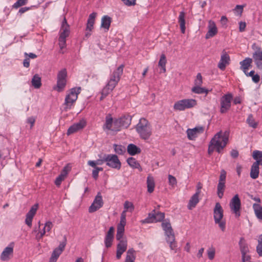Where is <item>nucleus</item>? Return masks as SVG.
Instances as JSON below:
<instances>
[{
  "mask_svg": "<svg viewBox=\"0 0 262 262\" xmlns=\"http://www.w3.org/2000/svg\"><path fill=\"white\" fill-rule=\"evenodd\" d=\"M229 134L227 131L217 133L210 142L208 150L209 154H211L214 150L220 153L227 143Z\"/></svg>",
  "mask_w": 262,
  "mask_h": 262,
  "instance_id": "obj_1",
  "label": "nucleus"
},
{
  "mask_svg": "<svg viewBox=\"0 0 262 262\" xmlns=\"http://www.w3.org/2000/svg\"><path fill=\"white\" fill-rule=\"evenodd\" d=\"M124 66L120 65L110 76V79L106 86L102 89L100 100L108 95L118 84L123 73Z\"/></svg>",
  "mask_w": 262,
  "mask_h": 262,
  "instance_id": "obj_2",
  "label": "nucleus"
},
{
  "mask_svg": "<svg viewBox=\"0 0 262 262\" xmlns=\"http://www.w3.org/2000/svg\"><path fill=\"white\" fill-rule=\"evenodd\" d=\"M161 225L165 232L166 242L169 244L170 249L176 253L178 249V245L169 220L168 219L163 220Z\"/></svg>",
  "mask_w": 262,
  "mask_h": 262,
  "instance_id": "obj_3",
  "label": "nucleus"
},
{
  "mask_svg": "<svg viewBox=\"0 0 262 262\" xmlns=\"http://www.w3.org/2000/svg\"><path fill=\"white\" fill-rule=\"evenodd\" d=\"M136 130L140 137L144 140L149 139L151 135V128L149 122L145 118H141L136 125Z\"/></svg>",
  "mask_w": 262,
  "mask_h": 262,
  "instance_id": "obj_4",
  "label": "nucleus"
},
{
  "mask_svg": "<svg viewBox=\"0 0 262 262\" xmlns=\"http://www.w3.org/2000/svg\"><path fill=\"white\" fill-rule=\"evenodd\" d=\"M223 209L220 203H216L213 209V218L215 223L219 225L223 232L225 231L226 229V222L223 220Z\"/></svg>",
  "mask_w": 262,
  "mask_h": 262,
  "instance_id": "obj_5",
  "label": "nucleus"
},
{
  "mask_svg": "<svg viewBox=\"0 0 262 262\" xmlns=\"http://www.w3.org/2000/svg\"><path fill=\"white\" fill-rule=\"evenodd\" d=\"M81 88H74L71 89L70 93L68 94L64 100V110L68 111L72 108L78 98V95L80 93Z\"/></svg>",
  "mask_w": 262,
  "mask_h": 262,
  "instance_id": "obj_6",
  "label": "nucleus"
},
{
  "mask_svg": "<svg viewBox=\"0 0 262 262\" xmlns=\"http://www.w3.org/2000/svg\"><path fill=\"white\" fill-rule=\"evenodd\" d=\"M70 34V26L68 24L65 17L62 22L60 30V36L59 37V46L62 50L66 46V38Z\"/></svg>",
  "mask_w": 262,
  "mask_h": 262,
  "instance_id": "obj_7",
  "label": "nucleus"
},
{
  "mask_svg": "<svg viewBox=\"0 0 262 262\" xmlns=\"http://www.w3.org/2000/svg\"><path fill=\"white\" fill-rule=\"evenodd\" d=\"M197 105L196 100L193 99H185L177 101L173 108L176 111H182L186 109L191 108Z\"/></svg>",
  "mask_w": 262,
  "mask_h": 262,
  "instance_id": "obj_8",
  "label": "nucleus"
},
{
  "mask_svg": "<svg viewBox=\"0 0 262 262\" xmlns=\"http://www.w3.org/2000/svg\"><path fill=\"white\" fill-rule=\"evenodd\" d=\"M104 160L106 165L112 168L119 170L121 167V163L117 155L114 154H105Z\"/></svg>",
  "mask_w": 262,
  "mask_h": 262,
  "instance_id": "obj_9",
  "label": "nucleus"
},
{
  "mask_svg": "<svg viewBox=\"0 0 262 262\" xmlns=\"http://www.w3.org/2000/svg\"><path fill=\"white\" fill-rule=\"evenodd\" d=\"M165 214L163 212L153 210L151 212L149 213L147 217L141 222L142 224L152 223L161 222L163 220Z\"/></svg>",
  "mask_w": 262,
  "mask_h": 262,
  "instance_id": "obj_10",
  "label": "nucleus"
},
{
  "mask_svg": "<svg viewBox=\"0 0 262 262\" xmlns=\"http://www.w3.org/2000/svg\"><path fill=\"white\" fill-rule=\"evenodd\" d=\"M233 95L228 93L223 95L220 99V112L222 114L227 113L230 108Z\"/></svg>",
  "mask_w": 262,
  "mask_h": 262,
  "instance_id": "obj_11",
  "label": "nucleus"
},
{
  "mask_svg": "<svg viewBox=\"0 0 262 262\" xmlns=\"http://www.w3.org/2000/svg\"><path fill=\"white\" fill-rule=\"evenodd\" d=\"M116 120H114L110 114L106 115L105 117V122L103 125V130L108 134L109 132H117L119 131V126H115Z\"/></svg>",
  "mask_w": 262,
  "mask_h": 262,
  "instance_id": "obj_12",
  "label": "nucleus"
},
{
  "mask_svg": "<svg viewBox=\"0 0 262 262\" xmlns=\"http://www.w3.org/2000/svg\"><path fill=\"white\" fill-rule=\"evenodd\" d=\"M252 49L254 50L253 53V58L256 64L257 68L259 69H262V49L257 45L256 43H254L252 45Z\"/></svg>",
  "mask_w": 262,
  "mask_h": 262,
  "instance_id": "obj_13",
  "label": "nucleus"
},
{
  "mask_svg": "<svg viewBox=\"0 0 262 262\" xmlns=\"http://www.w3.org/2000/svg\"><path fill=\"white\" fill-rule=\"evenodd\" d=\"M229 206L231 210L235 214V217H238L241 215V202L238 194H235L232 198Z\"/></svg>",
  "mask_w": 262,
  "mask_h": 262,
  "instance_id": "obj_14",
  "label": "nucleus"
},
{
  "mask_svg": "<svg viewBox=\"0 0 262 262\" xmlns=\"http://www.w3.org/2000/svg\"><path fill=\"white\" fill-rule=\"evenodd\" d=\"M226 179V172L224 169L221 171L219 183L217 186V194L219 198L222 199L224 195L225 189V182Z\"/></svg>",
  "mask_w": 262,
  "mask_h": 262,
  "instance_id": "obj_15",
  "label": "nucleus"
},
{
  "mask_svg": "<svg viewBox=\"0 0 262 262\" xmlns=\"http://www.w3.org/2000/svg\"><path fill=\"white\" fill-rule=\"evenodd\" d=\"M67 244V238L66 236L63 237V241L61 242L58 247L55 248L53 251L50 259V262H56L59 255L64 250Z\"/></svg>",
  "mask_w": 262,
  "mask_h": 262,
  "instance_id": "obj_16",
  "label": "nucleus"
},
{
  "mask_svg": "<svg viewBox=\"0 0 262 262\" xmlns=\"http://www.w3.org/2000/svg\"><path fill=\"white\" fill-rule=\"evenodd\" d=\"M132 117L128 115H124L118 119H116L115 126H119V131L121 128H126L131 123Z\"/></svg>",
  "mask_w": 262,
  "mask_h": 262,
  "instance_id": "obj_17",
  "label": "nucleus"
},
{
  "mask_svg": "<svg viewBox=\"0 0 262 262\" xmlns=\"http://www.w3.org/2000/svg\"><path fill=\"white\" fill-rule=\"evenodd\" d=\"M103 205V202L102 200V196L101 195V193L98 192L96 196L93 203L89 208V212L92 213L95 212L101 207H102Z\"/></svg>",
  "mask_w": 262,
  "mask_h": 262,
  "instance_id": "obj_18",
  "label": "nucleus"
},
{
  "mask_svg": "<svg viewBox=\"0 0 262 262\" xmlns=\"http://www.w3.org/2000/svg\"><path fill=\"white\" fill-rule=\"evenodd\" d=\"M86 125V122L84 120L82 119L78 122L75 123L71 125L67 131V135H70L71 134L76 133L77 132L82 129Z\"/></svg>",
  "mask_w": 262,
  "mask_h": 262,
  "instance_id": "obj_19",
  "label": "nucleus"
},
{
  "mask_svg": "<svg viewBox=\"0 0 262 262\" xmlns=\"http://www.w3.org/2000/svg\"><path fill=\"white\" fill-rule=\"evenodd\" d=\"M13 247L14 243H11L4 249L1 255V259L2 261H8L10 259V256L13 255Z\"/></svg>",
  "mask_w": 262,
  "mask_h": 262,
  "instance_id": "obj_20",
  "label": "nucleus"
},
{
  "mask_svg": "<svg viewBox=\"0 0 262 262\" xmlns=\"http://www.w3.org/2000/svg\"><path fill=\"white\" fill-rule=\"evenodd\" d=\"M230 61V56L224 51L221 55V59L217 64V67L222 71H224L225 70L227 66L229 64Z\"/></svg>",
  "mask_w": 262,
  "mask_h": 262,
  "instance_id": "obj_21",
  "label": "nucleus"
},
{
  "mask_svg": "<svg viewBox=\"0 0 262 262\" xmlns=\"http://www.w3.org/2000/svg\"><path fill=\"white\" fill-rule=\"evenodd\" d=\"M38 207V204H35V205L32 206L30 210L26 214L25 223L29 227H31L32 226V220L34 216L36 214Z\"/></svg>",
  "mask_w": 262,
  "mask_h": 262,
  "instance_id": "obj_22",
  "label": "nucleus"
},
{
  "mask_svg": "<svg viewBox=\"0 0 262 262\" xmlns=\"http://www.w3.org/2000/svg\"><path fill=\"white\" fill-rule=\"evenodd\" d=\"M127 242L126 239L121 240L117 246L116 258L120 259L122 254L126 250Z\"/></svg>",
  "mask_w": 262,
  "mask_h": 262,
  "instance_id": "obj_23",
  "label": "nucleus"
},
{
  "mask_svg": "<svg viewBox=\"0 0 262 262\" xmlns=\"http://www.w3.org/2000/svg\"><path fill=\"white\" fill-rule=\"evenodd\" d=\"M204 127L202 126L195 127L192 129H188L186 131L187 137L189 140H193L196 138L197 135L203 133Z\"/></svg>",
  "mask_w": 262,
  "mask_h": 262,
  "instance_id": "obj_24",
  "label": "nucleus"
},
{
  "mask_svg": "<svg viewBox=\"0 0 262 262\" xmlns=\"http://www.w3.org/2000/svg\"><path fill=\"white\" fill-rule=\"evenodd\" d=\"M208 31L207 32L205 38L209 39L215 36L217 33V29L215 23L210 20L208 22Z\"/></svg>",
  "mask_w": 262,
  "mask_h": 262,
  "instance_id": "obj_25",
  "label": "nucleus"
},
{
  "mask_svg": "<svg viewBox=\"0 0 262 262\" xmlns=\"http://www.w3.org/2000/svg\"><path fill=\"white\" fill-rule=\"evenodd\" d=\"M114 228L113 227H111L105 235L104 243L105 247L107 248L112 246L114 239Z\"/></svg>",
  "mask_w": 262,
  "mask_h": 262,
  "instance_id": "obj_26",
  "label": "nucleus"
},
{
  "mask_svg": "<svg viewBox=\"0 0 262 262\" xmlns=\"http://www.w3.org/2000/svg\"><path fill=\"white\" fill-rule=\"evenodd\" d=\"M114 228L113 227H111L105 235L104 243L105 247L107 248L112 246L114 239Z\"/></svg>",
  "mask_w": 262,
  "mask_h": 262,
  "instance_id": "obj_27",
  "label": "nucleus"
},
{
  "mask_svg": "<svg viewBox=\"0 0 262 262\" xmlns=\"http://www.w3.org/2000/svg\"><path fill=\"white\" fill-rule=\"evenodd\" d=\"M259 162H254L251 167L250 176V177L253 179H257L259 176V165L260 164H258Z\"/></svg>",
  "mask_w": 262,
  "mask_h": 262,
  "instance_id": "obj_28",
  "label": "nucleus"
},
{
  "mask_svg": "<svg viewBox=\"0 0 262 262\" xmlns=\"http://www.w3.org/2000/svg\"><path fill=\"white\" fill-rule=\"evenodd\" d=\"M252 59L249 57L246 58L244 60L239 62L241 65L240 68L244 73H246V71L252 66Z\"/></svg>",
  "mask_w": 262,
  "mask_h": 262,
  "instance_id": "obj_29",
  "label": "nucleus"
},
{
  "mask_svg": "<svg viewBox=\"0 0 262 262\" xmlns=\"http://www.w3.org/2000/svg\"><path fill=\"white\" fill-rule=\"evenodd\" d=\"M199 192H196L190 198L189 204L188 205V208L189 209H192L193 208H194L196 204L199 202Z\"/></svg>",
  "mask_w": 262,
  "mask_h": 262,
  "instance_id": "obj_30",
  "label": "nucleus"
},
{
  "mask_svg": "<svg viewBox=\"0 0 262 262\" xmlns=\"http://www.w3.org/2000/svg\"><path fill=\"white\" fill-rule=\"evenodd\" d=\"M185 13L184 11L180 12V14L178 17V22L180 24L181 32L185 33Z\"/></svg>",
  "mask_w": 262,
  "mask_h": 262,
  "instance_id": "obj_31",
  "label": "nucleus"
},
{
  "mask_svg": "<svg viewBox=\"0 0 262 262\" xmlns=\"http://www.w3.org/2000/svg\"><path fill=\"white\" fill-rule=\"evenodd\" d=\"M112 20L111 18L107 16L104 15L102 17L101 27L105 29L106 31L108 30Z\"/></svg>",
  "mask_w": 262,
  "mask_h": 262,
  "instance_id": "obj_32",
  "label": "nucleus"
},
{
  "mask_svg": "<svg viewBox=\"0 0 262 262\" xmlns=\"http://www.w3.org/2000/svg\"><path fill=\"white\" fill-rule=\"evenodd\" d=\"M96 15L97 13L96 12H93L89 15L87 22L86 30L91 31L93 29Z\"/></svg>",
  "mask_w": 262,
  "mask_h": 262,
  "instance_id": "obj_33",
  "label": "nucleus"
},
{
  "mask_svg": "<svg viewBox=\"0 0 262 262\" xmlns=\"http://www.w3.org/2000/svg\"><path fill=\"white\" fill-rule=\"evenodd\" d=\"M127 162L128 164L133 168H137L139 170V171H142V168L140 165V164L137 162V161L133 157H130L127 159Z\"/></svg>",
  "mask_w": 262,
  "mask_h": 262,
  "instance_id": "obj_34",
  "label": "nucleus"
},
{
  "mask_svg": "<svg viewBox=\"0 0 262 262\" xmlns=\"http://www.w3.org/2000/svg\"><path fill=\"white\" fill-rule=\"evenodd\" d=\"M253 208L257 218L262 220V206L259 204L254 203L253 205Z\"/></svg>",
  "mask_w": 262,
  "mask_h": 262,
  "instance_id": "obj_35",
  "label": "nucleus"
},
{
  "mask_svg": "<svg viewBox=\"0 0 262 262\" xmlns=\"http://www.w3.org/2000/svg\"><path fill=\"white\" fill-rule=\"evenodd\" d=\"M135 253V251L133 248L129 249L127 251L125 262H135L136 259Z\"/></svg>",
  "mask_w": 262,
  "mask_h": 262,
  "instance_id": "obj_36",
  "label": "nucleus"
},
{
  "mask_svg": "<svg viewBox=\"0 0 262 262\" xmlns=\"http://www.w3.org/2000/svg\"><path fill=\"white\" fill-rule=\"evenodd\" d=\"M127 151L132 156L139 154L141 152L140 148L133 144H130L127 146Z\"/></svg>",
  "mask_w": 262,
  "mask_h": 262,
  "instance_id": "obj_37",
  "label": "nucleus"
},
{
  "mask_svg": "<svg viewBox=\"0 0 262 262\" xmlns=\"http://www.w3.org/2000/svg\"><path fill=\"white\" fill-rule=\"evenodd\" d=\"M147 191L149 193H152L155 187V181L153 177L148 176L147 178Z\"/></svg>",
  "mask_w": 262,
  "mask_h": 262,
  "instance_id": "obj_38",
  "label": "nucleus"
},
{
  "mask_svg": "<svg viewBox=\"0 0 262 262\" xmlns=\"http://www.w3.org/2000/svg\"><path fill=\"white\" fill-rule=\"evenodd\" d=\"M31 83L35 89H38L41 86V78L37 74H35L32 79Z\"/></svg>",
  "mask_w": 262,
  "mask_h": 262,
  "instance_id": "obj_39",
  "label": "nucleus"
},
{
  "mask_svg": "<svg viewBox=\"0 0 262 262\" xmlns=\"http://www.w3.org/2000/svg\"><path fill=\"white\" fill-rule=\"evenodd\" d=\"M253 158L256 160L255 162H259L258 164L262 165V151L255 150H254L252 154Z\"/></svg>",
  "mask_w": 262,
  "mask_h": 262,
  "instance_id": "obj_40",
  "label": "nucleus"
},
{
  "mask_svg": "<svg viewBox=\"0 0 262 262\" xmlns=\"http://www.w3.org/2000/svg\"><path fill=\"white\" fill-rule=\"evenodd\" d=\"M191 91L195 94H202L205 93L206 94H207L209 92V90L206 89L205 88H202L201 86H193L192 89Z\"/></svg>",
  "mask_w": 262,
  "mask_h": 262,
  "instance_id": "obj_41",
  "label": "nucleus"
},
{
  "mask_svg": "<svg viewBox=\"0 0 262 262\" xmlns=\"http://www.w3.org/2000/svg\"><path fill=\"white\" fill-rule=\"evenodd\" d=\"M239 245L242 254L247 253L249 252L248 245L245 243L244 238H241L239 242Z\"/></svg>",
  "mask_w": 262,
  "mask_h": 262,
  "instance_id": "obj_42",
  "label": "nucleus"
},
{
  "mask_svg": "<svg viewBox=\"0 0 262 262\" xmlns=\"http://www.w3.org/2000/svg\"><path fill=\"white\" fill-rule=\"evenodd\" d=\"M166 56L164 54H162L161 55L160 59L158 63V66L161 68L162 72L163 73H165L166 72Z\"/></svg>",
  "mask_w": 262,
  "mask_h": 262,
  "instance_id": "obj_43",
  "label": "nucleus"
},
{
  "mask_svg": "<svg viewBox=\"0 0 262 262\" xmlns=\"http://www.w3.org/2000/svg\"><path fill=\"white\" fill-rule=\"evenodd\" d=\"M114 147L115 151L119 155H123L125 152V148L122 145L114 144Z\"/></svg>",
  "mask_w": 262,
  "mask_h": 262,
  "instance_id": "obj_44",
  "label": "nucleus"
},
{
  "mask_svg": "<svg viewBox=\"0 0 262 262\" xmlns=\"http://www.w3.org/2000/svg\"><path fill=\"white\" fill-rule=\"evenodd\" d=\"M66 80H60L57 79V90L58 92L62 91L66 85Z\"/></svg>",
  "mask_w": 262,
  "mask_h": 262,
  "instance_id": "obj_45",
  "label": "nucleus"
},
{
  "mask_svg": "<svg viewBox=\"0 0 262 262\" xmlns=\"http://www.w3.org/2000/svg\"><path fill=\"white\" fill-rule=\"evenodd\" d=\"M208 258L212 260L214 258L215 253V249L213 246L209 247L207 251Z\"/></svg>",
  "mask_w": 262,
  "mask_h": 262,
  "instance_id": "obj_46",
  "label": "nucleus"
},
{
  "mask_svg": "<svg viewBox=\"0 0 262 262\" xmlns=\"http://www.w3.org/2000/svg\"><path fill=\"white\" fill-rule=\"evenodd\" d=\"M67 76V72L66 69H63L59 71L57 74V79L60 80H66Z\"/></svg>",
  "mask_w": 262,
  "mask_h": 262,
  "instance_id": "obj_47",
  "label": "nucleus"
},
{
  "mask_svg": "<svg viewBox=\"0 0 262 262\" xmlns=\"http://www.w3.org/2000/svg\"><path fill=\"white\" fill-rule=\"evenodd\" d=\"M124 209L127 211L132 212L134 210V206L132 202L126 201L124 204Z\"/></svg>",
  "mask_w": 262,
  "mask_h": 262,
  "instance_id": "obj_48",
  "label": "nucleus"
},
{
  "mask_svg": "<svg viewBox=\"0 0 262 262\" xmlns=\"http://www.w3.org/2000/svg\"><path fill=\"white\" fill-rule=\"evenodd\" d=\"M256 251L259 256H262V234L259 236V239L256 247Z\"/></svg>",
  "mask_w": 262,
  "mask_h": 262,
  "instance_id": "obj_49",
  "label": "nucleus"
},
{
  "mask_svg": "<svg viewBox=\"0 0 262 262\" xmlns=\"http://www.w3.org/2000/svg\"><path fill=\"white\" fill-rule=\"evenodd\" d=\"M247 122L250 126L254 128H256L257 124L256 122H255L251 115L249 116L248 118L247 119Z\"/></svg>",
  "mask_w": 262,
  "mask_h": 262,
  "instance_id": "obj_50",
  "label": "nucleus"
},
{
  "mask_svg": "<svg viewBox=\"0 0 262 262\" xmlns=\"http://www.w3.org/2000/svg\"><path fill=\"white\" fill-rule=\"evenodd\" d=\"M28 2V0H18L15 3L13 4L12 7L15 9H17L19 7L25 5Z\"/></svg>",
  "mask_w": 262,
  "mask_h": 262,
  "instance_id": "obj_51",
  "label": "nucleus"
},
{
  "mask_svg": "<svg viewBox=\"0 0 262 262\" xmlns=\"http://www.w3.org/2000/svg\"><path fill=\"white\" fill-rule=\"evenodd\" d=\"M203 83L202 76L201 73H198L196 75V79L194 80V86H201Z\"/></svg>",
  "mask_w": 262,
  "mask_h": 262,
  "instance_id": "obj_52",
  "label": "nucleus"
},
{
  "mask_svg": "<svg viewBox=\"0 0 262 262\" xmlns=\"http://www.w3.org/2000/svg\"><path fill=\"white\" fill-rule=\"evenodd\" d=\"M168 182L170 185L174 187L177 184L176 178L172 175H168Z\"/></svg>",
  "mask_w": 262,
  "mask_h": 262,
  "instance_id": "obj_53",
  "label": "nucleus"
},
{
  "mask_svg": "<svg viewBox=\"0 0 262 262\" xmlns=\"http://www.w3.org/2000/svg\"><path fill=\"white\" fill-rule=\"evenodd\" d=\"M36 120V118L33 116L28 117L27 119V123L30 124V128H32L34 126Z\"/></svg>",
  "mask_w": 262,
  "mask_h": 262,
  "instance_id": "obj_54",
  "label": "nucleus"
},
{
  "mask_svg": "<svg viewBox=\"0 0 262 262\" xmlns=\"http://www.w3.org/2000/svg\"><path fill=\"white\" fill-rule=\"evenodd\" d=\"M243 6L236 5L234 11L237 13L238 15H241L243 11Z\"/></svg>",
  "mask_w": 262,
  "mask_h": 262,
  "instance_id": "obj_55",
  "label": "nucleus"
},
{
  "mask_svg": "<svg viewBox=\"0 0 262 262\" xmlns=\"http://www.w3.org/2000/svg\"><path fill=\"white\" fill-rule=\"evenodd\" d=\"M53 225L52 223L50 221H48L46 222L45 224V225L44 226V230H46L47 232H49L52 228L53 227Z\"/></svg>",
  "mask_w": 262,
  "mask_h": 262,
  "instance_id": "obj_56",
  "label": "nucleus"
},
{
  "mask_svg": "<svg viewBox=\"0 0 262 262\" xmlns=\"http://www.w3.org/2000/svg\"><path fill=\"white\" fill-rule=\"evenodd\" d=\"M124 4L128 6H134L136 5V0H121Z\"/></svg>",
  "mask_w": 262,
  "mask_h": 262,
  "instance_id": "obj_57",
  "label": "nucleus"
},
{
  "mask_svg": "<svg viewBox=\"0 0 262 262\" xmlns=\"http://www.w3.org/2000/svg\"><path fill=\"white\" fill-rule=\"evenodd\" d=\"M246 27V23L243 21H240L239 23V31L241 32H243L245 30Z\"/></svg>",
  "mask_w": 262,
  "mask_h": 262,
  "instance_id": "obj_58",
  "label": "nucleus"
},
{
  "mask_svg": "<svg viewBox=\"0 0 262 262\" xmlns=\"http://www.w3.org/2000/svg\"><path fill=\"white\" fill-rule=\"evenodd\" d=\"M68 168L69 167L68 165L64 167L63 169L61 171L60 174L62 175V176L66 178L68 174V171H69V169Z\"/></svg>",
  "mask_w": 262,
  "mask_h": 262,
  "instance_id": "obj_59",
  "label": "nucleus"
},
{
  "mask_svg": "<svg viewBox=\"0 0 262 262\" xmlns=\"http://www.w3.org/2000/svg\"><path fill=\"white\" fill-rule=\"evenodd\" d=\"M34 6H31V7H23V8H20L19 10V11H18V13H20L21 14L27 12V11L28 10H30L31 9V8L32 7H33Z\"/></svg>",
  "mask_w": 262,
  "mask_h": 262,
  "instance_id": "obj_60",
  "label": "nucleus"
},
{
  "mask_svg": "<svg viewBox=\"0 0 262 262\" xmlns=\"http://www.w3.org/2000/svg\"><path fill=\"white\" fill-rule=\"evenodd\" d=\"M242 255V261L245 262L246 261H249L251 259V257L247 253H243Z\"/></svg>",
  "mask_w": 262,
  "mask_h": 262,
  "instance_id": "obj_61",
  "label": "nucleus"
},
{
  "mask_svg": "<svg viewBox=\"0 0 262 262\" xmlns=\"http://www.w3.org/2000/svg\"><path fill=\"white\" fill-rule=\"evenodd\" d=\"M230 155L233 158H236L238 156V152L237 150L232 149L231 151Z\"/></svg>",
  "mask_w": 262,
  "mask_h": 262,
  "instance_id": "obj_62",
  "label": "nucleus"
},
{
  "mask_svg": "<svg viewBox=\"0 0 262 262\" xmlns=\"http://www.w3.org/2000/svg\"><path fill=\"white\" fill-rule=\"evenodd\" d=\"M227 18L225 16H222L221 17V23L223 26H226L227 25Z\"/></svg>",
  "mask_w": 262,
  "mask_h": 262,
  "instance_id": "obj_63",
  "label": "nucleus"
},
{
  "mask_svg": "<svg viewBox=\"0 0 262 262\" xmlns=\"http://www.w3.org/2000/svg\"><path fill=\"white\" fill-rule=\"evenodd\" d=\"M252 80L255 83H258L260 80V76L258 74L254 75L252 77Z\"/></svg>",
  "mask_w": 262,
  "mask_h": 262,
  "instance_id": "obj_64",
  "label": "nucleus"
}]
</instances>
